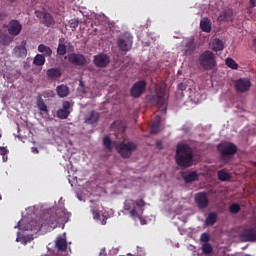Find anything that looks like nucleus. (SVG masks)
I'll return each mask as SVG.
<instances>
[{
    "mask_svg": "<svg viewBox=\"0 0 256 256\" xmlns=\"http://www.w3.org/2000/svg\"><path fill=\"white\" fill-rule=\"evenodd\" d=\"M193 149L189 144H178L176 147L175 161L178 167L187 169L193 165Z\"/></svg>",
    "mask_w": 256,
    "mask_h": 256,
    "instance_id": "f257e3e1",
    "label": "nucleus"
},
{
    "mask_svg": "<svg viewBox=\"0 0 256 256\" xmlns=\"http://www.w3.org/2000/svg\"><path fill=\"white\" fill-rule=\"evenodd\" d=\"M145 200L140 199L135 201L133 199H127L124 202V211L125 213H129L132 219H140L141 225H145V222L141 219V215H143V211H145Z\"/></svg>",
    "mask_w": 256,
    "mask_h": 256,
    "instance_id": "f03ea898",
    "label": "nucleus"
},
{
    "mask_svg": "<svg viewBox=\"0 0 256 256\" xmlns=\"http://www.w3.org/2000/svg\"><path fill=\"white\" fill-rule=\"evenodd\" d=\"M57 225H59V216L57 212L50 210L45 212L39 219L38 229H56Z\"/></svg>",
    "mask_w": 256,
    "mask_h": 256,
    "instance_id": "7ed1b4c3",
    "label": "nucleus"
},
{
    "mask_svg": "<svg viewBox=\"0 0 256 256\" xmlns=\"http://www.w3.org/2000/svg\"><path fill=\"white\" fill-rule=\"evenodd\" d=\"M199 64L204 71H211L217 66V58L212 51L206 50L198 58Z\"/></svg>",
    "mask_w": 256,
    "mask_h": 256,
    "instance_id": "20e7f679",
    "label": "nucleus"
},
{
    "mask_svg": "<svg viewBox=\"0 0 256 256\" xmlns=\"http://www.w3.org/2000/svg\"><path fill=\"white\" fill-rule=\"evenodd\" d=\"M136 149L137 144L135 142H119L116 144V151L123 159H129Z\"/></svg>",
    "mask_w": 256,
    "mask_h": 256,
    "instance_id": "39448f33",
    "label": "nucleus"
},
{
    "mask_svg": "<svg viewBox=\"0 0 256 256\" xmlns=\"http://www.w3.org/2000/svg\"><path fill=\"white\" fill-rule=\"evenodd\" d=\"M117 45L120 51H131V47H133V35L129 32L121 34L117 40Z\"/></svg>",
    "mask_w": 256,
    "mask_h": 256,
    "instance_id": "423d86ee",
    "label": "nucleus"
},
{
    "mask_svg": "<svg viewBox=\"0 0 256 256\" xmlns=\"http://www.w3.org/2000/svg\"><path fill=\"white\" fill-rule=\"evenodd\" d=\"M167 99H169V96L165 90H161L160 93L153 97L154 103L158 105L160 111L164 114L167 113Z\"/></svg>",
    "mask_w": 256,
    "mask_h": 256,
    "instance_id": "0eeeda50",
    "label": "nucleus"
},
{
    "mask_svg": "<svg viewBox=\"0 0 256 256\" xmlns=\"http://www.w3.org/2000/svg\"><path fill=\"white\" fill-rule=\"evenodd\" d=\"M237 145L234 143H227L223 146H218V151L220 152L221 158L225 159V157H233L235 153H237Z\"/></svg>",
    "mask_w": 256,
    "mask_h": 256,
    "instance_id": "6e6552de",
    "label": "nucleus"
},
{
    "mask_svg": "<svg viewBox=\"0 0 256 256\" xmlns=\"http://www.w3.org/2000/svg\"><path fill=\"white\" fill-rule=\"evenodd\" d=\"M35 15L45 27H53L55 25V19L48 12L35 11Z\"/></svg>",
    "mask_w": 256,
    "mask_h": 256,
    "instance_id": "1a4fd4ad",
    "label": "nucleus"
},
{
    "mask_svg": "<svg viewBox=\"0 0 256 256\" xmlns=\"http://www.w3.org/2000/svg\"><path fill=\"white\" fill-rule=\"evenodd\" d=\"M194 202L198 209H207L209 207V197L206 192H198L194 196Z\"/></svg>",
    "mask_w": 256,
    "mask_h": 256,
    "instance_id": "9d476101",
    "label": "nucleus"
},
{
    "mask_svg": "<svg viewBox=\"0 0 256 256\" xmlns=\"http://www.w3.org/2000/svg\"><path fill=\"white\" fill-rule=\"evenodd\" d=\"M196 49H197V43H195V40L194 39H188L182 45L181 53L185 57H191V55H193V53H195Z\"/></svg>",
    "mask_w": 256,
    "mask_h": 256,
    "instance_id": "9b49d317",
    "label": "nucleus"
},
{
    "mask_svg": "<svg viewBox=\"0 0 256 256\" xmlns=\"http://www.w3.org/2000/svg\"><path fill=\"white\" fill-rule=\"evenodd\" d=\"M147 87V83L143 80L137 81L131 88L130 94L134 99H139L140 95L145 93V88Z\"/></svg>",
    "mask_w": 256,
    "mask_h": 256,
    "instance_id": "f8f14e48",
    "label": "nucleus"
},
{
    "mask_svg": "<svg viewBox=\"0 0 256 256\" xmlns=\"http://www.w3.org/2000/svg\"><path fill=\"white\" fill-rule=\"evenodd\" d=\"M240 239L244 242L256 243V226L244 229L240 233Z\"/></svg>",
    "mask_w": 256,
    "mask_h": 256,
    "instance_id": "ddd939ff",
    "label": "nucleus"
},
{
    "mask_svg": "<svg viewBox=\"0 0 256 256\" xmlns=\"http://www.w3.org/2000/svg\"><path fill=\"white\" fill-rule=\"evenodd\" d=\"M236 91L239 93H247L251 89V80L247 78H240L235 83Z\"/></svg>",
    "mask_w": 256,
    "mask_h": 256,
    "instance_id": "4468645a",
    "label": "nucleus"
},
{
    "mask_svg": "<svg viewBox=\"0 0 256 256\" xmlns=\"http://www.w3.org/2000/svg\"><path fill=\"white\" fill-rule=\"evenodd\" d=\"M110 61L111 60L109 59V56H107V54H104V53L94 56V60H93L94 65L96 67H100V69L107 67Z\"/></svg>",
    "mask_w": 256,
    "mask_h": 256,
    "instance_id": "2eb2a0df",
    "label": "nucleus"
},
{
    "mask_svg": "<svg viewBox=\"0 0 256 256\" xmlns=\"http://www.w3.org/2000/svg\"><path fill=\"white\" fill-rule=\"evenodd\" d=\"M68 61L72 65H77L79 67H82L87 63V59L82 54H76L72 53L68 55Z\"/></svg>",
    "mask_w": 256,
    "mask_h": 256,
    "instance_id": "dca6fc26",
    "label": "nucleus"
},
{
    "mask_svg": "<svg viewBox=\"0 0 256 256\" xmlns=\"http://www.w3.org/2000/svg\"><path fill=\"white\" fill-rule=\"evenodd\" d=\"M8 25V33L14 37H17V35H19L23 29V25H21L18 20H11Z\"/></svg>",
    "mask_w": 256,
    "mask_h": 256,
    "instance_id": "f3484780",
    "label": "nucleus"
},
{
    "mask_svg": "<svg viewBox=\"0 0 256 256\" xmlns=\"http://www.w3.org/2000/svg\"><path fill=\"white\" fill-rule=\"evenodd\" d=\"M69 109H71V102L64 101L62 104V109H59L57 111L58 119H67V117L71 115V112L69 111Z\"/></svg>",
    "mask_w": 256,
    "mask_h": 256,
    "instance_id": "a211bd4d",
    "label": "nucleus"
},
{
    "mask_svg": "<svg viewBox=\"0 0 256 256\" xmlns=\"http://www.w3.org/2000/svg\"><path fill=\"white\" fill-rule=\"evenodd\" d=\"M46 75L50 81H57V79H61V69L59 68H50L47 70Z\"/></svg>",
    "mask_w": 256,
    "mask_h": 256,
    "instance_id": "6ab92c4d",
    "label": "nucleus"
},
{
    "mask_svg": "<svg viewBox=\"0 0 256 256\" xmlns=\"http://www.w3.org/2000/svg\"><path fill=\"white\" fill-rule=\"evenodd\" d=\"M27 45V42L23 41L22 45L16 46L14 48V55L18 58H24L27 57V48L25 47Z\"/></svg>",
    "mask_w": 256,
    "mask_h": 256,
    "instance_id": "aec40b11",
    "label": "nucleus"
},
{
    "mask_svg": "<svg viewBox=\"0 0 256 256\" xmlns=\"http://www.w3.org/2000/svg\"><path fill=\"white\" fill-rule=\"evenodd\" d=\"M210 47L212 49V51H223V49H225V45L223 44V40L219 39V38H215L214 40H212V42L210 43Z\"/></svg>",
    "mask_w": 256,
    "mask_h": 256,
    "instance_id": "412c9836",
    "label": "nucleus"
},
{
    "mask_svg": "<svg viewBox=\"0 0 256 256\" xmlns=\"http://www.w3.org/2000/svg\"><path fill=\"white\" fill-rule=\"evenodd\" d=\"M69 92H70V90L67 87V85L61 84L56 87V93H57L58 97H60L62 99L67 97L69 95Z\"/></svg>",
    "mask_w": 256,
    "mask_h": 256,
    "instance_id": "4be33fe9",
    "label": "nucleus"
},
{
    "mask_svg": "<svg viewBox=\"0 0 256 256\" xmlns=\"http://www.w3.org/2000/svg\"><path fill=\"white\" fill-rule=\"evenodd\" d=\"M160 126H161V116L156 115L150 130L152 135H157V133H159Z\"/></svg>",
    "mask_w": 256,
    "mask_h": 256,
    "instance_id": "5701e85b",
    "label": "nucleus"
},
{
    "mask_svg": "<svg viewBox=\"0 0 256 256\" xmlns=\"http://www.w3.org/2000/svg\"><path fill=\"white\" fill-rule=\"evenodd\" d=\"M200 29L204 33H211V20L209 18H203L200 21Z\"/></svg>",
    "mask_w": 256,
    "mask_h": 256,
    "instance_id": "b1692460",
    "label": "nucleus"
},
{
    "mask_svg": "<svg viewBox=\"0 0 256 256\" xmlns=\"http://www.w3.org/2000/svg\"><path fill=\"white\" fill-rule=\"evenodd\" d=\"M183 181L186 183H193L195 181H199V174H197V171H193L187 175H184Z\"/></svg>",
    "mask_w": 256,
    "mask_h": 256,
    "instance_id": "393cba45",
    "label": "nucleus"
},
{
    "mask_svg": "<svg viewBox=\"0 0 256 256\" xmlns=\"http://www.w3.org/2000/svg\"><path fill=\"white\" fill-rule=\"evenodd\" d=\"M36 105L39 111H42L43 113H46V115H49V109L47 108V104H45V101L41 96L37 98Z\"/></svg>",
    "mask_w": 256,
    "mask_h": 256,
    "instance_id": "a878e982",
    "label": "nucleus"
},
{
    "mask_svg": "<svg viewBox=\"0 0 256 256\" xmlns=\"http://www.w3.org/2000/svg\"><path fill=\"white\" fill-rule=\"evenodd\" d=\"M39 53H43L44 57H51L53 55V50L49 46H46L45 44H40L38 46Z\"/></svg>",
    "mask_w": 256,
    "mask_h": 256,
    "instance_id": "bb28decb",
    "label": "nucleus"
},
{
    "mask_svg": "<svg viewBox=\"0 0 256 256\" xmlns=\"http://www.w3.org/2000/svg\"><path fill=\"white\" fill-rule=\"evenodd\" d=\"M99 121V113L92 111L87 117H86V123L89 125H93L94 123H97Z\"/></svg>",
    "mask_w": 256,
    "mask_h": 256,
    "instance_id": "cd10ccee",
    "label": "nucleus"
},
{
    "mask_svg": "<svg viewBox=\"0 0 256 256\" xmlns=\"http://www.w3.org/2000/svg\"><path fill=\"white\" fill-rule=\"evenodd\" d=\"M33 65L43 67V65H45V55L37 54L33 59Z\"/></svg>",
    "mask_w": 256,
    "mask_h": 256,
    "instance_id": "c85d7f7f",
    "label": "nucleus"
},
{
    "mask_svg": "<svg viewBox=\"0 0 256 256\" xmlns=\"http://www.w3.org/2000/svg\"><path fill=\"white\" fill-rule=\"evenodd\" d=\"M215 223H217V213L211 212L208 214L205 224L208 226H213Z\"/></svg>",
    "mask_w": 256,
    "mask_h": 256,
    "instance_id": "c756f323",
    "label": "nucleus"
},
{
    "mask_svg": "<svg viewBox=\"0 0 256 256\" xmlns=\"http://www.w3.org/2000/svg\"><path fill=\"white\" fill-rule=\"evenodd\" d=\"M56 52H57V55H59L60 57L67 55V46L63 44V41L61 39L59 40V44Z\"/></svg>",
    "mask_w": 256,
    "mask_h": 256,
    "instance_id": "7c9ffc66",
    "label": "nucleus"
},
{
    "mask_svg": "<svg viewBox=\"0 0 256 256\" xmlns=\"http://www.w3.org/2000/svg\"><path fill=\"white\" fill-rule=\"evenodd\" d=\"M56 247L58 251H67V240L64 238H58L56 240Z\"/></svg>",
    "mask_w": 256,
    "mask_h": 256,
    "instance_id": "2f4dec72",
    "label": "nucleus"
},
{
    "mask_svg": "<svg viewBox=\"0 0 256 256\" xmlns=\"http://www.w3.org/2000/svg\"><path fill=\"white\" fill-rule=\"evenodd\" d=\"M217 175H218L219 181H231V174H229L225 170H219Z\"/></svg>",
    "mask_w": 256,
    "mask_h": 256,
    "instance_id": "473e14b6",
    "label": "nucleus"
},
{
    "mask_svg": "<svg viewBox=\"0 0 256 256\" xmlns=\"http://www.w3.org/2000/svg\"><path fill=\"white\" fill-rule=\"evenodd\" d=\"M202 252L204 255H211L213 253V246L210 243H203Z\"/></svg>",
    "mask_w": 256,
    "mask_h": 256,
    "instance_id": "72a5a7b5",
    "label": "nucleus"
},
{
    "mask_svg": "<svg viewBox=\"0 0 256 256\" xmlns=\"http://www.w3.org/2000/svg\"><path fill=\"white\" fill-rule=\"evenodd\" d=\"M233 19V13L232 12H223L219 17V21H231Z\"/></svg>",
    "mask_w": 256,
    "mask_h": 256,
    "instance_id": "f704fd0d",
    "label": "nucleus"
},
{
    "mask_svg": "<svg viewBox=\"0 0 256 256\" xmlns=\"http://www.w3.org/2000/svg\"><path fill=\"white\" fill-rule=\"evenodd\" d=\"M112 141L111 138L109 136H105L103 138V145L106 149H108V151H112L113 150V145H112Z\"/></svg>",
    "mask_w": 256,
    "mask_h": 256,
    "instance_id": "c9c22d12",
    "label": "nucleus"
},
{
    "mask_svg": "<svg viewBox=\"0 0 256 256\" xmlns=\"http://www.w3.org/2000/svg\"><path fill=\"white\" fill-rule=\"evenodd\" d=\"M229 211L230 213H232L233 215H237V213H239V211H241V206L237 203H232L229 206Z\"/></svg>",
    "mask_w": 256,
    "mask_h": 256,
    "instance_id": "e433bc0d",
    "label": "nucleus"
},
{
    "mask_svg": "<svg viewBox=\"0 0 256 256\" xmlns=\"http://www.w3.org/2000/svg\"><path fill=\"white\" fill-rule=\"evenodd\" d=\"M226 65L227 67H230V69H237V67H239V65L237 64V62H235V60H233V58H227Z\"/></svg>",
    "mask_w": 256,
    "mask_h": 256,
    "instance_id": "4c0bfd02",
    "label": "nucleus"
},
{
    "mask_svg": "<svg viewBox=\"0 0 256 256\" xmlns=\"http://www.w3.org/2000/svg\"><path fill=\"white\" fill-rule=\"evenodd\" d=\"M211 237L209 236V233H202L200 236V241L202 243H209Z\"/></svg>",
    "mask_w": 256,
    "mask_h": 256,
    "instance_id": "58836bf2",
    "label": "nucleus"
},
{
    "mask_svg": "<svg viewBox=\"0 0 256 256\" xmlns=\"http://www.w3.org/2000/svg\"><path fill=\"white\" fill-rule=\"evenodd\" d=\"M118 125H121V122H114L112 125H111V129H117L118 131H121L122 133H125V127H118Z\"/></svg>",
    "mask_w": 256,
    "mask_h": 256,
    "instance_id": "ea45409f",
    "label": "nucleus"
},
{
    "mask_svg": "<svg viewBox=\"0 0 256 256\" xmlns=\"http://www.w3.org/2000/svg\"><path fill=\"white\" fill-rule=\"evenodd\" d=\"M70 27H71L72 31H75V29H77V27H79V20H77V19L70 20Z\"/></svg>",
    "mask_w": 256,
    "mask_h": 256,
    "instance_id": "a19ab883",
    "label": "nucleus"
},
{
    "mask_svg": "<svg viewBox=\"0 0 256 256\" xmlns=\"http://www.w3.org/2000/svg\"><path fill=\"white\" fill-rule=\"evenodd\" d=\"M9 154V150L7 149V147H0V155L5 156Z\"/></svg>",
    "mask_w": 256,
    "mask_h": 256,
    "instance_id": "79ce46f5",
    "label": "nucleus"
},
{
    "mask_svg": "<svg viewBox=\"0 0 256 256\" xmlns=\"http://www.w3.org/2000/svg\"><path fill=\"white\" fill-rule=\"evenodd\" d=\"M92 215H93V219H95V221L99 220V212L97 210H92Z\"/></svg>",
    "mask_w": 256,
    "mask_h": 256,
    "instance_id": "37998d69",
    "label": "nucleus"
},
{
    "mask_svg": "<svg viewBox=\"0 0 256 256\" xmlns=\"http://www.w3.org/2000/svg\"><path fill=\"white\" fill-rule=\"evenodd\" d=\"M256 0H249V9H255Z\"/></svg>",
    "mask_w": 256,
    "mask_h": 256,
    "instance_id": "c03bdc74",
    "label": "nucleus"
},
{
    "mask_svg": "<svg viewBox=\"0 0 256 256\" xmlns=\"http://www.w3.org/2000/svg\"><path fill=\"white\" fill-rule=\"evenodd\" d=\"M32 153H39V149H37V147H32Z\"/></svg>",
    "mask_w": 256,
    "mask_h": 256,
    "instance_id": "a18cd8bd",
    "label": "nucleus"
},
{
    "mask_svg": "<svg viewBox=\"0 0 256 256\" xmlns=\"http://www.w3.org/2000/svg\"><path fill=\"white\" fill-rule=\"evenodd\" d=\"M179 89H181V91H184V89H185V85H183V83H181V84H179Z\"/></svg>",
    "mask_w": 256,
    "mask_h": 256,
    "instance_id": "49530a36",
    "label": "nucleus"
},
{
    "mask_svg": "<svg viewBox=\"0 0 256 256\" xmlns=\"http://www.w3.org/2000/svg\"><path fill=\"white\" fill-rule=\"evenodd\" d=\"M3 161H7V155L2 156Z\"/></svg>",
    "mask_w": 256,
    "mask_h": 256,
    "instance_id": "de8ad7c7",
    "label": "nucleus"
},
{
    "mask_svg": "<svg viewBox=\"0 0 256 256\" xmlns=\"http://www.w3.org/2000/svg\"><path fill=\"white\" fill-rule=\"evenodd\" d=\"M161 146V142H157V147H160Z\"/></svg>",
    "mask_w": 256,
    "mask_h": 256,
    "instance_id": "09e8293b",
    "label": "nucleus"
},
{
    "mask_svg": "<svg viewBox=\"0 0 256 256\" xmlns=\"http://www.w3.org/2000/svg\"><path fill=\"white\" fill-rule=\"evenodd\" d=\"M80 86L83 87V82H80Z\"/></svg>",
    "mask_w": 256,
    "mask_h": 256,
    "instance_id": "8fccbe9b",
    "label": "nucleus"
},
{
    "mask_svg": "<svg viewBox=\"0 0 256 256\" xmlns=\"http://www.w3.org/2000/svg\"><path fill=\"white\" fill-rule=\"evenodd\" d=\"M10 1H11V3L15 2V0H10Z\"/></svg>",
    "mask_w": 256,
    "mask_h": 256,
    "instance_id": "3c124183",
    "label": "nucleus"
},
{
    "mask_svg": "<svg viewBox=\"0 0 256 256\" xmlns=\"http://www.w3.org/2000/svg\"><path fill=\"white\" fill-rule=\"evenodd\" d=\"M1 199H3V197H1V195H0V201H1Z\"/></svg>",
    "mask_w": 256,
    "mask_h": 256,
    "instance_id": "603ef678",
    "label": "nucleus"
},
{
    "mask_svg": "<svg viewBox=\"0 0 256 256\" xmlns=\"http://www.w3.org/2000/svg\"><path fill=\"white\" fill-rule=\"evenodd\" d=\"M0 139H1V134H0Z\"/></svg>",
    "mask_w": 256,
    "mask_h": 256,
    "instance_id": "864d4df0",
    "label": "nucleus"
}]
</instances>
